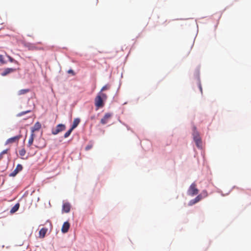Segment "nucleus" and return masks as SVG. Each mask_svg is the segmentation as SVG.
<instances>
[{
    "instance_id": "a211bd4d",
    "label": "nucleus",
    "mask_w": 251,
    "mask_h": 251,
    "mask_svg": "<svg viewBox=\"0 0 251 251\" xmlns=\"http://www.w3.org/2000/svg\"><path fill=\"white\" fill-rule=\"evenodd\" d=\"M19 152L21 156H24L25 155L26 151L24 148H23L19 151Z\"/></svg>"
},
{
    "instance_id": "9b49d317",
    "label": "nucleus",
    "mask_w": 251,
    "mask_h": 251,
    "mask_svg": "<svg viewBox=\"0 0 251 251\" xmlns=\"http://www.w3.org/2000/svg\"><path fill=\"white\" fill-rule=\"evenodd\" d=\"M48 231V229L46 228H42L40 229L39 232V237L41 238H43Z\"/></svg>"
},
{
    "instance_id": "c756f323",
    "label": "nucleus",
    "mask_w": 251,
    "mask_h": 251,
    "mask_svg": "<svg viewBox=\"0 0 251 251\" xmlns=\"http://www.w3.org/2000/svg\"><path fill=\"white\" fill-rule=\"evenodd\" d=\"M68 73H72L73 75H74V71H73V70H70L68 71Z\"/></svg>"
},
{
    "instance_id": "7c9ffc66",
    "label": "nucleus",
    "mask_w": 251,
    "mask_h": 251,
    "mask_svg": "<svg viewBox=\"0 0 251 251\" xmlns=\"http://www.w3.org/2000/svg\"><path fill=\"white\" fill-rule=\"evenodd\" d=\"M2 154H1V153L0 154V160L2 159Z\"/></svg>"
},
{
    "instance_id": "bb28decb",
    "label": "nucleus",
    "mask_w": 251,
    "mask_h": 251,
    "mask_svg": "<svg viewBox=\"0 0 251 251\" xmlns=\"http://www.w3.org/2000/svg\"><path fill=\"white\" fill-rule=\"evenodd\" d=\"M7 150H5L1 152V154H2V155H3V154H4L6 153H7Z\"/></svg>"
},
{
    "instance_id": "b1692460",
    "label": "nucleus",
    "mask_w": 251,
    "mask_h": 251,
    "mask_svg": "<svg viewBox=\"0 0 251 251\" xmlns=\"http://www.w3.org/2000/svg\"><path fill=\"white\" fill-rule=\"evenodd\" d=\"M197 203V202H195V200L194 199L191 200L189 201V205L191 206L193 204H195V203Z\"/></svg>"
},
{
    "instance_id": "9d476101",
    "label": "nucleus",
    "mask_w": 251,
    "mask_h": 251,
    "mask_svg": "<svg viewBox=\"0 0 251 251\" xmlns=\"http://www.w3.org/2000/svg\"><path fill=\"white\" fill-rule=\"evenodd\" d=\"M35 135L34 133L31 132V135L29 137V138L28 139V143H27L28 147H30L32 146V145L33 144V142L34 139L35 138Z\"/></svg>"
},
{
    "instance_id": "2eb2a0df",
    "label": "nucleus",
    "mask_w": 251,
    "mask_h": 251,
    "mask_svg": "<svg viewBox=\"0 0 251 251\" xmlns=\"http://www.w3.org/2000/svg\"><path fill=\"white\" fill-rule=\"evenodd\" d=\"M80 123V119L78 118H75L73 121V124L72 126V128L73 129L75 128Z\"/></svg>"
},
{
    "instance_id": "20e7f679",
    "label": "nucleus",
    "mask_w": 251,
    "mask_h": 251,
    "mask_svg": "<svg viewBox=\"0 0 251 251\" xmlns=\"http://www.w3.org/2000/svg\"><path fill=\"white\" fill-rule=\"evenodd\" d=\"M66 128V126L64 125L59 124L58 125L55 129L52 130V134L56 135L61 131L64 130Z\"/></svg>"
},
{
    "instance_id": "cd10ccee",
    "label": "nucleus",
    "mask_w": 251,
    "mask_h": 251,
    "mask_svg": "<svg viewBox=\"0 0 251 251\" xmlns=\"http://www.w3.org/2000/svg\"><path fill=\"white\" fill-rule=\"evenodd\" d=\"M199 88H200V90L201 93H202V87H201V84H199Z\"/></svg>"
},
{
    "instance_id": "4be33fe9",
    "label": "nucleus",
    "mask_w": 251,
    "mask_h": 251,
    "mask_svg": "<svg viewBox=\"0 0 251 251\" xmlns=\"http://www.w3.org/2000/svg\"><path fill=\"white\" fill-rule=\"evenodd\" d=\"M0 63L2 64L6 63L2 55H0Z\"/></svg>"
},
{
    "instance_id": "423d86ee",
    "label": "nucleus",
    "mask_w": 251,
    "mask_h": 251,
    "mask_svg": "<svg viewBox=\"0 0 251 251\" xmlns=\"http://www.w3.org/2000/svg\"><path fill=\"white\" fill-rule=\"evenodd\" d=\"M112 114L109 113H106L103 117L100 120V123L102 125H105L107 124L109 120L111 118Z\"/></svg>"
},
{
    "instance_id": "412c9836",
    "label": "nucleus",
    "mask_w": 251,
    "mask_h": 251,
    "mask_svg": "<svg viewBox=\"0 0 251 251\" xmlns=\"http://www.w3.org/2000/svg\"><path fill=\"white\" fill-rule=\"evenodd\" d=\"M202 198V196L201 195H199L198 196H197L195 199L194 200H195V202H199V201H200Z\"/></svg>"
},
{
    "instance_id": "c85d7f7f",
    "label": "nucleus",
    "mask_w": 251,
    "mask_h": 251,
    "mask_svg": "<svg viewBox=\"0 0 251 251\" xmlns=\"http://www.w3.org/2000/svg\"><path fill=\"white\" fill-rule=\"evenodd\" d=\"M91 148V146H88L86 147V150H90V149Z\"/></svg>"
},
{
    "instance_id": "f03ea898",
    "label": "nucleus",
    "mask_w": 251,
    "mask_h": 251,
    "mask_svg": "<svg viewBox=\"0 0 251 251\" xmlns=\"http://www.w3.org/2000/svg\"><path fill=\"white\" fill-rule=\"evenodd\" d=\"M199 190L197 188V185L195 183H193L190 185L189 189L188 190V194L190 196H193L198 194Z\"/></svg>"
},
{
    "instance_id": "1a4fd4ad",
    "label": "nucleus",
    "mask_w": 251,
    "mask_h": 251,
    "mask_svg": "<svg viewBox=\"0 0 251 251\" xmlns=\"http://www.w3.org/2000/svg\"><path fill=\"white\" fill-rule=\"evenodd\" d=\"M41 127V124L37 122L34 126L31 128V132L34 133L35 131L39 130Z\"/></svg>"
},
{
    "instance_id": "5701e85b",
    "label": "nucleus",
    "mask_w": 251,
    "mask_h": 251,
    "mask_svg": "<svg viewBox=\"0 0 251 251\" xmlns=\"http://www.w3.org/2000/svg\"><path fill=\"white\" fill-rule=\"evenodd\" d=\"M109 88V86L108 85H106L104 86L103 87H102L100 91L102 92L103 91L108 89Z\"/></svg>"
},
{
    "instance_id": "f257e3e1",
    "label": "nucleus",
    "mask_w": 251,
    "mask_h": 251,
    "mask_svg": "<svg viewBox=\"0 0 251 251\" xmlns=\"http://www.w3.org/2000/svg\"><path fill=\"white\" fill-rule=\"evenodd\" d=\"M193 136L197 147H201V140L199 133L196 131V127H194Z\"/></svg>"
},
{
    "instance_id": "6ab92c4d",
    "label": "nucleus",
    "mask_w": 251,
    "mask_h": 251,
    "mask_svg": "<svg viewBox=\"0 0 251 251\" xmlns=\"http://www.w3.org/2000/svg\"><path fill=\"white\" fill-rule=\"evenodd\" d=\"M73 130V129L71 128L68 131H67L64 135V138H66L69 137L71 134V132H72Z\"/></svg>"
},
{
    "instance_id": "a878e982",
    "label": "nucleus",
    "mask_w": 251,
    "mask_h": 251,
    "mask_svg": "<svg viewBox=\"0 0 251 251\" xmlns=\"http://www.w3.org/2000/svg\"><path fill=\"white\" fill-rule=\"evenodd\" d=\"M201 195H203L204 198L208 196V194L206 191H203Z\"/></svg>"
},
{
    "instance_id": "dca6fc26",
    "label": "nucleus",
    "mask_w": 251,
    "mask_h": 251,
    "mask_svg": "<svg viewBox=\"0 0 251 251\" xmlns=\"http://www.w3.org/2000/svg\"><path fill=\"white\" fill-rule=\"evenodd\" d=\"M20 204L19 203H16L10 210L11 213H14L16 212L19 208Z\"/></svg>"
},
{
    "instance_id": "4468645a",
    "label": "nucleus",
    "mask_w": 251,
    "mask_h": 251,
    "mask_svg": "<svg viewBox=\"0 0 251 251\" xmlns=\"http://www.w3.org/2000/svg\"><path fill=\"white\" fill-rule=\"evenodd\" d=\"M30 91V89H21L20 90H19L18 93H17V95L18 96H21V95H25L26 94V93H28Z\"/></svg>"
},
{
    "instance_id": "7ed1b4c3",
    "label": "nucleus",
    "mask_w": 251,
    "mask_h": 251,
    "mask_svg": "<svg viewBox=\"0 0 251 251\" xmlns=\"http://www.w3.org/2000/svg\"><path fill=\"white\" fill-rule=\"evenodd\" d=\"M22 135L21 134H19L17 136L10 138L6 140L5 144L7 145L14 143H18L19 142V140L22 138Z\"/></svg>"
},
{
    "instance_id": "393cba45",
    "label": "nucleus",
    "mask_w": 251,
    "mask_h": 251,
    "mask_svg": "<svg viewBox=\"0 0 251 251\" xmlns=\"http://www.w3.org/2000/svg\"><path fill=\"white\" fill-rule=\"evenodd\" d=\"M8 58L9 60V61L11 62H14V63H17V61H16L15 60H14L13 58H12L11 56H8Z\"/></svg>"
},
{
    "instance_id": "6e6552de",
    "label": "nucleus",
    "mask_w": 251,
    "mask_h": 251,
    "mask_svg": "<svg viewBox=\"0 0 251 251\" xmlns=\"http://www.w3.org/2000/svg\"><path fill=\"white\" fill-rule=\"evenodd\" d=\"M70 225L68 222H65L61 228V231L63 233H66L68 231L69 229L70 228Z\"/></svg>"
},
{
    "instance_id": "f8f14e48",
    "label": "nucleus",
    "mask_w": 251,
    "mask_h": 251,
    "mask_svg": "<svg viewBox=\"0 0 251 251\" xmlns=\"http://www.w3.org/2000/svg\"><path fill=\"white\" fill-rule=\"evenodd\" d=\"M15 69L13 68H6L4 70V71L1 73V75L2 76H5L9 73H12L15 71Z\"/></svg>"
},
{
    "instance_id": "ddd939ff",
    "label": "nucleus",
    "mask_w": 251,
    "mask_h": 251,
    "mask_svg": "<svg viewBox=\"0 0 251 251\" xmlns=\"http://www.w3.org/2000/svg\"><path fill=\"white\" fill-rule=\"evenodd\" d=\"M71 206L68 203H64L63 205V211L66 213H68L70 210Z\"/></svg>"
},
{
    "instance_id": "39448f33",
    "label": "nucleus",
    "mask_w": 251,
    "mask_h": 251,
    "mask_svg": "<svg viewBox=\"0 0 251 251\" xmlns=\"http://www.w3.org/2000/svg\"><path fill=\"white\" fill-rule=\"evenodd\" d=\"M95 104L98 108L102 107L104 106L103 100L100 96L97 95L95 99Z\"/></svg>"
},
{
    "instance_id": "aec40b11",
    "label": "nucleus",
    "mask_w": 251,
    "mask_h": 251,
    "mask_svg": "<svg viewBox=\"0 0 251 251\" xmlns=\"http://www.w3.org/2000/svg\"><path fill=\"white\" fill-rule=\"evenodd\" d=\"M30 112V110H27V111H23V112H21L18 113L17 115V116L18 117H21V116H23V115H25V114H27L28 113H29Z\"/></svg>"
},
{
    "instance_id": "0eeeda50",
    "label": "nucleus",
    "mask_w": 251,
    "mask_h": 251,
    "mask_svg": "<svg viewBox=\"0 0 251 251\" xmlns=\"http://www.w3.org/2000/svg\"><path fill=\"white\" fill-rule=\"evenodd\" d=\"M23 170V166L21 164H18L15 169L9 175L10 176H15L19 172Z\"/></svg>"
},
{
    "instance_id": "f3484780",
    "label": "nucleus",
    "mask_w": 251,
    "mask_h": 251,
    "mask_svg": "<svg viewBox=\"0 0 251 251\" xmlns=\"http://www.w3.org/2000/svg\"><path fill=\"white\" fill-rule=\"evenodd\" d=\"M98 96H100L102 100H105L107 99L106 95L104 93H102V92L101 91L98 94Z\"/></svg>"
}]
</instances>
